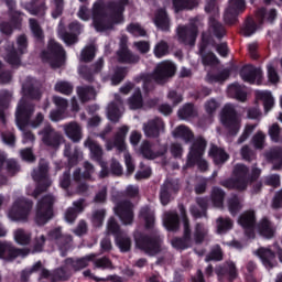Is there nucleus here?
<instances>
[{"label":"nucleus","mask_w":282,"mask_h":282,"mask_svg":"<svg viewBox=\"0 0 282 282\" xmlns=\"http://www.w3.org/2000/svg\"><path fill=\"white\" fill-rule=\"evenodd\" d=\"M23 97L19 101L15 111V122L18 129L23 133V143L28 144L34 142L35 137L26 129V127H32V129H39L43 124V113L39 112L35 118L32 119V113H34V105L26 100L31 98L32 100H39L41 98V88H39V82L32 77H28L22 84Z\"/></svg>","instance_id":"obj_1"},{"label":"nucleus","mask_w":282,"mask_h":282,"mask_svg":"<svg viewBox=\"0 0 282 282\" xmlns=\"http://www.w3.org/2000/svg\"><path fill=\"white\" fill-rule=\"evenodd\" d=\"M129 0L118 2L97 0L93 4L91 19L96 32H109L115 25H120L124 21L122 12Z\"/></svg>","instance_id":"obj_2"},{"label":"nucleus","mask_w":282,"mask_h":282,"mask_svg":"<svg viewBox=\"0 0 282 282\" xmlns=\"http://www.w3.org/2000/svg\"><path fill=\"white\" fill-rule=\"evenodd\" d=\"M235 180H228L223 182V186L226 188H237V191H243L252 182L261 175V170L253 167L251 176L248 174V167L243 164H237L234 170Z\"/></svg>","instance_id":"obj_3"},{"label":"nucleus","mask_w":282,"mask_h":282,"mask_svg":"<svg viewBox=\"0 0 282 282\" xmlns=\"http://www.w3.org/2000/svg\"><path fill=\"white\" fill-rule=\"evenodd\" d=\"M175 64L171 61H163L156 65V68L152 75H142L141 80L143 83V89H149V85L158 83H166L169 78L175 75Z\"/></svg>","instance_id":"obj_4"},{"label":"nucleus","mask_w":282,"mask_h":282,"mask_svg":"<svg viewBox=\"0 0 282 282\" xmlns=\"http://www.w3.org/2000/svg\"><path fill=\"white\" fill-rule=\"evenodd\" d=\"M204 151H206V140L202 137L196 138L189 148L186 166H195L197 164L199 171H207L208 162L203 159Z\"/></svg>","instance_id":"obj_5"},{"label":"nucleus","mask_w":282,"mask_h":282,"mask_svg":"<svg viewBox=\"0 0 282 282\" xmlns=\"http://www.w3.org/2000/svg\"><path fill=\"white\" fill-rule=\"evenodd\" d=\"M48 164L47 161L41 160L39 163V167L33 171L32 177L34 182L37 183L34 192L28 189V195H32V197H39L43 191H47L48 186H52V181L47 176Z\"/></svg>","instance_id":"obj_6"},{"label":"nucleus","mask_w":282,"mask_h":282,"mask_svg":"<svg viewBox=\"0 0 282 282\" xmlns=\"http://www.w3.org/2000/svg\"><path fill=\"white\" fill-rule=\"evenodd\" d=\"M95 258H96L95 254H88L82 259H76V260L72 258L66 259L63 268L56 270L55 272L56 279H61L65 281V279H67V276H69V274H72L73 272H78V270H83V268H87V265H89V262L94 261Z\"/></svg>","instance_id":"obj_7"},{"label":"nucleus","mask_w":282,"mask_h":282,"mask_svg":"<svg viewBox=\"0 0 282 282\" xmlns=\"http://www.w3.org/2000/svg\"><path fill=\"white\" fill-rule=\"evenodd\" d=\"M32 200L21 196L14 199L7 216L11 221H28L30 213H32Z\"/></svg>","instance_id":"obj_8"},{"label":"nucleus","mask_w":282,"mask_h":282,"mask_svg":"<svg viewBox=\"0 0 282 282\" xmlns=\"http://www.w3.org/2000/svg\"><path fill=\"white\" fill-rule=\"evenodd\" d=\"M42 61L54 69L65 65V50L54 40H50L46 51L42 53Z\"/></svg>","instance_id":"obj_9"},{"label":"nucleus","mask_w":282,"mask_h":282,"mask_svg":"<svg viewBox=\"0 0 282 282\" xmlns=\"http://www.w3.org/2000/svg\"><path fill=\"white\" fill-rule=\"evenodd\" d=\"M54 202L56 199L52 195H46L37 202L35 209V223L37 226H45L54 217Z\"/></svg>","instance_id":"obj_10"},{"label":"nucleus","mask_w":282,"mask_h":282,"mask_svg":"<svg viewBox=\"0 0 282 282\" xmlns=\"http://www.w3.org/2000/svg\"><path fill=\"white\" fill-rule=\"evenodd\" d=\"M220 122L228 129L231 135H237L241 129V116L235 110V106L227 104L220 112Z\"/></svg>","instance_id":"obj_11"},{"label":"nucleus","mask_w":282,"mask_h":282,"mask_svg":"<svg viewBox=\"0 0 282 282\" xmlns=\"http://www.w3.org/2000/svg\"><path fill=\"white\" fill-rule=\"evenodd\" d=\"M28 52V37L25 35H20L17 40V48L14 44H9L6 48L4 59L10 65H20L21 55Z\"/></svg>","instance_id":"obj_12"},{"label":"nucleus","mask_w":282,"mask_h":282,"mask_svg":"<svg viewBox=\"0 0 282 282\" xmlns=\"http://www.w3.org/2000/svg\"><path fill=\"white\" fill-rule=\"evenodd\" d=\"M205 12L209 14V32L217 39H221L226 34V29L217 19H219V8L215 4V0H207Z\"/></svg>","instance_id":"obj_13"},{"label":"nucleus","mask_w":282,"mask_h":282,"mask_svg":"<svg viewBox=\"0 0 282 282\" xmlns=\"http://www.w3.org/2000/svg\"><path fill=\"white\" fill-rule=\"evenodd\" d=\"M7 8H9V12L12 17L11 23L8 22H1L0 23V32L1 34H4L6 36H10L12 32H14V29L21 28V13L18 11H14V8H17V2L14 0H6Z\"/></svg>","instance_id":"obj_14"},{"label":"nucleus","mask_w":282,"mask_h":282,"mask_svg":"<svg viewBox=\"0 0 282 282\" xmlns=\"http://www.w3.org/2000/svg\"><path fill=\"white\" fill-rule=\"evenodd\" d=\"M134 241L135 247L139 248V250H143V252H145V254H149L150 257H155V254L160 252L159 239H151L140 232H135Z\"/></svg>","instance_id":"obj_15"},{"label":"nucleus","mask_w":282,"mask_h":282,"mask_svg":"<svg viewBox=\"0 0 282 282\" xmlns=\"http://www.w3.org/2000/svg\"><path fill=\"white\" fill-rule=\"evenodd\" d=\"M180 210L183 219L184 236L183 238H174L172 246L176 248V250H186V248H189L191 243H193L191 239V223H188V218H186V209L184 206H181Z\"/></svg>","instance_id":"obj_16"},{"label":"nucleus","mask_w":282,"mask_h":282,"mask_svg":"<svg viewBox=\"0 0 282 282\" xmlns=\"http://www.w3.org/2000/svg\"><path fill=\"white\" fill-rule=\"evenodd\" d=\"M107 232L109 235H115L116 243L121 252H129V250H131V239L122 236V232H120V225H118L115 218L108 220Z\"/></svg>","instance_id":"obj_17"},{"label":"nucleus","mask_w":282,"mask_h":282,"mask_svg":"<svg viewBox=\"0 0 282 282\" xmlns=\"http://www.w3.org/2000/svg\"><path fill=\"white\" fill-rule=\"evenodd\" d=\"M84 147H86V149H89L90 159L100 164V177H107V175L109 174V170L107 169V163L102 161V148L100 147V144H98L91 138H87V140L84 142Z\"/></svg>","instance_id":"obj_18"},{"label":"nucleus","mask_w":282,"mask_h":282,"mask_svg":"<svg viewBox=\"0 0 282 282\" xmlns=\"http://www.w3.org/2000/svg\"><path fill=\"white\" fill-rule=\"evenodd\" d=\"M39 135L41 137L43 144H46V147H53L54 149L61 147V144L65 142L63 134H61V132H56V130H54L50 124L45 126L39 132Z\"/></svg>","instance_id":"obj_19"},{"label":"nucleus","mask_w":282,"mask_h":282,"mask_svg":"<svg viewBox=\"0 0 282 282\" xmlns=\"http://www.w3.org/2000/svg\"><path fill=\"white\" fill-rule=\"evenodd\" d=\"M115 214L123 226H131L133 224V204L131 202L120 200L115 207Z\"/></svg>","instance_id":"obj_20"},{"label":"nucleus","mask_w":282,"mask_h":282,"mask_svg":"<svg viewBox=\"0 0 282 282\" xmlns=\"http://www.w3.org/2000/svg\"><path fill=\"white\" fill-rule=\"evenodd\" d=\"M246 10V0H229V6L225 10L224 20L227 25H232L237 21V15Z\"/></svg>","instance_id":"obj_21"},{"label":"nucleus","mask_w":282,"mask_h":282,"mask_svg":"<svg viewBox=\"0 0 282 282\" xmlns=\"http://www.w3.org/2000/svg\"><path fill=\"white\" fill-rule=\"evenodd\" d=\"M177 39L184 45H195L197 39V21H194L189 26H178Z\"/></svg>","instance_id":"obj_22"},{"label":"nucleus","mask_w":282,"mask_h":282,"mask_svg":"<svg viewBox=\"0 0 282 282\" xmlns=\"http://www.w3.org/2000/svg\"><path fill=\"white\" fill-rule=\"evenodd\" d=\"M240 76L245 83H250V85H261L263 70H261V68L248 65L241 69Z\"/></svg>","instance_id":"obj_23"},{"label":"nucleus","mask_w":282,"mask_h":282,"mask_svg":"<svg viewBox=\"0 0 282 282\" xmlns=\"http://www.w3.org/2000/svg\"><path fill=\"white\" fill-rule=\"evenodd\" d=\"M124 113V106L122 104V98L120 95L115 94V100L110 102L107 107V117L110 122H118Z\"/></svg>","instance_id":"obj_24"},{"label":"nucleus","mask_w":282,"mask_h":282,"mask_svg":"<svg viewBox=\"0 0 282 282\" xmlns=\"http://www.w3.org/2000/svg\"><path fill=\"white\" fill-rule=\"evenodd\" d=\"M17 257H28V251L14 248L11 242H0V259L14 261Z\"/></svg>","instance_id":"obj_25"},{"label":"nucleus","mask_w":282,"mask_h":282,"mask_svg":"<svg viewBox=\"0 0 282 282\" xmlns=\"http://www.w3.org/2000/svg\"><path fill=\"white\" fill-rule=\"evenodd\" d=\"M80 30H83V26L80 25V23L78 22H73L69 24V31L72 32L69 33H65L63 31V23H59L58 26V36L59 39H62V41H64V43L66 45H74V43H76L78 41L77 36L78 33L80 32Z\"/></svg>","instance_id":"obj_26"},{"label":"nucleus","mask_w":282,"mask_h":282,"mask_svg":"<svg viewBox=\"0 0 282 282\" xmlns=\"http://www.w3.org/2000/svg\"><path fill=\"white\" fill-rule=\"evenodd\" d=\"M164 121L160 118H154L143 123V133L147 138H160L164 133Z\"/></svg>","instance_id":"obj_27"},{"label":"nucleus","mask_w":282,"mask_h":282,"mask_svg":"<svg viewBox=\"0 0 282 282\" xmlns=\"http://www.w3.org/2000/svg\"><path fill=\"white\" fill-rule=\"evenodd\" d=\"M254 212H245L238 218V224L245 229L249 239H254Z\"/></svg>","instance_id":"obj_28"},{"label":"nucleus","mask_w":282,"mask_h":282,"mask_svg":"<svg viewBox=\"0 0 282 282\" xmlns=\"http://www.w3.org/2000/svg\"><path fill=\"white\" fill-rule=\"evenodd\" d=\"M127 133H129V127L122 126L121 128H119L117 133L115 134V141L106 142L107 151H111V149H113L115 147L116 149H118V151H124L127 149V144L124 143Z\"/></svg>","instance_id":"obj_29"},{"label":"nucleus","mask_w":282,"mask_h":282,"mask_svg":"<svg viewBox=\"0 0 282 282\" xmlns=\"http://www.w3.org/2000/svg\"><path fill=\"white\" fill-rule=\"evenodd\" d=\"M129 39L127 36H121L120 48L117 52L118 61L120 63H138L140 57L138 55L131 54V51L127 48V42Z\"/></svg>","instance_id":"obj_30"},{"label":"nucleus","mask_w":282,"mask_h":282,"mask_svg":"<svg viewBox=\"0 0 282 282\" xmlns=\"http://www.w3.org/2000/svg\"><path fill=\"white\" fill-rule=\"evenodd\" d=\"M53 102L56 110L51 111L50 119L53 122H59V120H65V110L67 109V101L65 98L59 96L53 97Z\"/></svg>","instance_id":"obj_31"},{"label":"nucleus","mask_w":282,"mask_h":282,"mask_svg":"<svg viewBox=\"0 0 282 282\" xmlns=\"http://www.w3.org/2000/svg\"><path fill=\"white\" fill-rule=\"evenodd\" d=\"M254 254L259 257L262 265H264L267 270H272V268L276 265V257L272 250L268 248H259L257 251H254Z\"/></svg>","instance_id":"obj_32"},{"label":"nucleus","mask_w":282,"mask_h":282,"mask_svg":"<svg viewBox=\"0 0 282 282\" xmlns=\"http://www.w3.org/2000/svg\"><path fill=\"white\" fill-rule=\"evenodd\" d=\"M105 61L99 58L90 68L87 66H80L78 73L85 80H94V76L102 70Z\"/></svg>","instance_id":"obj_33"},{"label":"nucleus","mask_w":282,"mask_h":282,"mask_svg":"<svg viewBox=\"0 0 282 282\" xmlns=\"http://www.w3.org/2000/svg\"><path fill=\"white\" fill-rule=\"evenodd\" d=\"M65 135L72 140V142H80L83 140V127L78 122L72 121L63 126Z\"/></svg>","instance_id":"obj_34"},{"label":"nucleus","mask_w":282,"mask_h":282,"mask_svg":"<svg viewBox=\"0 0 282 282\" xmlns=\"http://www.w3.org/2000/svg\"><path fill=\"white\" fill-rule=\"evenodd\" d=\"M177 185H175V182L166 181L162 187H161V194H160V199L161 204L163 206H166L169 202H171V197L177 193Z\"/></svg>","instance_id":"obj_35"},{"label":"nucleus","mask_w":282,"mask_h":282,"mask_svg":"<svg viewBox=\"0 0 282 282\" xmlns=\"http://www.w3.org/2000/svg\"><path fill=\"white\" fill-rule=\"evenodd\" d=\"M83 210H85V199L74 202L73 207L68 208L65 213V221H67V224H74L76 217H78V214L83 213Z\"/></svg>","instance_id":"obj_36"},{"label":"nucleus","mask_w":282,"mask_h":282,"mask_svg":"<svg viewBox=\"0 0 282 282\" xmlns=\"http://www.w3.org/2000/svg\"><path fill=\"white\" fill-rule=\"evenodd\" d=\"M139 151L145 160H155V158H160V155L166 153V148H164L162 152H155L153 151V144H151V142L143 141Z\"/></svg>","instance_id":"obj_37"},{"label":"nucleus","mask_w":282,"mask_h":282,"mask_svg":"<svg viewBox=\"0 0 282 282\" xmlns=\"http://www.w3.org/2000/svg\"><path fill=\"white\" fill-rule=\"evenodd\" d=\"M256 98L257 100L263 101V107L265 113L274 107V97L272 96V93L269 90H257L256 91Z\"/></svg>","instance_id":"obj_38"},{"label":"nucleus","mask_w":282,"mask_h":282,"mask_svg":"<svg viewBox=\"0 0 282 282\" xmlns=\"http://www.w3.org/2000/svg\"><path fill=\"white\" fill-rule=\"evenodd\" d=\"M163 226L166 230H177L180 228V217L175 212H166L163 215Z\"/></svg>","instance_id":"obj_39"},{"label":"nucleus","mask_w":282,"mask_h":282,"mask_svg":"<svg viewBox=\"0 0 282 282\" xmlns=\"http://www.w3.org/2000/svg\"><path fill=\"white\" fill-rule=\"evenodd\" d=\"M64 155L68 160V164L70 166H74V164H78L80 160H83V152L78 148H74V151L72 152V145L66 144L64 149Z\"/></svg>","instance_id":"obj_40"},{"label":"nucleus","mask_w":282,"mask_h":282,"mask_svg":"<svg viewBox=\"0 0 282 282\" xmlns=\"http://www.w3.org/2000/svg\"><path fill=\"white\" fill-rule=\"evenodd\" d=\"M216 273L218 274L219 281H221V276H228L229 281L237 279V269L232 262L227 263L226 267H218Z\"/></svg>","instance_id":"obj_41"},{"label":"nucleus","mask_w":282,"mask_h":282,"mask_svg":"<svg viewBox=\"0 0 282 282\" xmlns=\"http://www.w3.org/2000/svg\"><path fill=\"white\" fill-rule=\"evenodd\" d=\"M13 239L19 246H30L32 243V234L20 228L13 232Z\"/></svg>","instance_id":"obj_42"},{"label":"nucleus","mask_w":282,"mask_h":282,"mask_svg":"<svg viewBox=\"0 0 282 282\" xmlns=\"http://www.w3.org/2000/svg\"><path fill=\"white\" fill-rule=\"evenodd\" d=\"M209 156L213 158L215 164H224L230 158L224 149L218 148L217 145H212L209 149Z\"/></svg>","instance_id":"obj_43"},{"label":"nucleus","mask_w":282,"mask_h":282,"mask_svg":"<svg viewBox=\"0 0 282 282\" xmlns=\"http://www.w3.org/2000/svg\"><path fill=\"white\" fill-rule=\"evenodd\" d=\"M227 91H228V95L231 96V98H236V100H240V102H245L246 98H248V95L246 94V89L237 83L231 84L228 87Z\"/></svg>","instance_id":"obj_44"},{"label":"nucleus","mask_w":282,"mask_h":282,"mask_svg":"<svg viewBox=\"0 0 282 282\" xmlns=\"http://www.w3.org/2000/svg\"><path fill=\"white\" fill-rule=\"evenodd\" d=\"M7 167V171L11 175H14L15 171H19V165L13 159L7 160L6 152H0V171H3Z\"/></svg>","instance_id":"obj_45"},{"label":"nucleus","mask_w":282,"mask_h":282,"mask_svg":"<svg viewBox=\"0 0 282 282\" xmlns=\"http://www.w3.org/2000/svg\"><path fill=\"white\" fill-rule=\"evenodd\" d=\"M257 20L259 23H263V21H267V23H272L276 19V10L275 9H259L256 13Z\"/></svg>","instance_id":"obj_46"},{"label":"nucleus","mask_w":282,"mask_h":282,"mask_svg":"<svg viewBox=\"0 0 282 282\" xmlns=\"http://www.w3.org/2000/svg\"><path fill=\"white\" fill-rule=\"evenodd\" d=\"M139 217L145 223V228H153V226H155V214L153 210H151V208L143 207L140 210Z\"/></svg>","instance_id":"obj_47"},{"label":"nucleus","mask_w":282,"mask_h":282,"mask_svg":"<svg viewBox=\"0 0 282 282\" xmlns=\"http://www.w3.org/2000/svg\"><path fill=\"white\" fill-rule=\"evenodd\" d=\"M84 169H85V171L83 172V174L80 173V169H77L74 172L73 178L75 180V182H80V177H83L84 180L91 178V174H94V165H91V163H89V162H85Z\"/></svg>","instance_id":"obj_48"},{"label":"nucleus","mask_w":282,"mask_h":282,"mask_svg":"<svg viewBox=\"0 0 282 282\" xmlns=\"http://www.w3.org/2000/svg\"><path fill=\"white\" fill-rule=\"evenodd\" d=\"M258 230L260 235L267 239H272V237H274V228L272 227V224L269 223V220L265 218H263L258 225Z\"/></svg>","instance_id":"obj_49"},{"label":"nucleus","mask_w":282,"mask_h":282,"mask_svg":"<svg viewBox=\"0 0 282 282\" xmlns=\"http://www.w3.org/2000/svg\"><path fill=\"white\" fill-rule=\"evenodd\" d=\"M12 99V94L8 91H2L0 94V121L6 123V109H8V105H10V100Z\"/></svg>","instance_id":"obj_50"},{"label":"nucleus","mask_w":282,"mask_h":282,"mask_svg":"<svg viewBox=\"0 0 282 282\" xmlns=\"http://www.w3.org/2000/svg\"><path fill=\"white\" fill-rule=\"evenodd\" d=\"M154 23L156 28H160V30H163L164 32L169 30V17L166 15V11H164V9H161L156 12Z\"/></svg>","instance_id":"obj_51"},{"label":"nucleus","mask_w":282,"mask_h":282,"mask_svg":"<svg viewBox=\"0 0 282 282\" xmlns=\"http://www.w3.org/2000/svg\"><path fill=\"white\" fill-rule=\"evenodd\" d=\"M130 109H142L143 100L140 87L134 88L132 96L128 99Z\"/></svg>","instance_id":"obj_52"},{"label":"nucleus","mask_w":282,"mask_h":282,"mask_svg":"<svg viewBox=\"0 0 282 282\" xmlns=\"http://www.w3.org/2000/svg\"><path fill=\"white\" fill-rule=\"evenodd\" d=\"M77 95L82 102H87L96 98V90L89 86H83L77 88Z\"/></svg>","instance_id":"obj_53"},{"label":"nucleus","mask_w":282,"mask_h":282,"mask_svg":"<svg viewBox=\"0 0 282 282\" xmlns=\"http://www.w3.org/2000/svg\"><path fill=\"white\" fill-rule=\"evenodd\" d=\"M173 138H180L184 142L193 140V132L186 126H178L173 132Z\"/></svg>","instance_id":"obj_54"},{"label":"nucleus","mask_w":282,"mask_h":282,"mask_svg":"<svg viewBox=\"0 0 282 282\" xmlns=\"http://www.w3.org/2000/svg\"><path fill=\"white\" fill-rule=\"evenodd\" d=\"M173 1V8L175 12H180V10H193V8H196L197 0H172Z\"/></svg>","instance_id":"obj_55"},{"label":"nucleus","mask_w":282,"mask_h":282,"mask_svg":"<svg viewBox=\"0 0 282 282\" xmlns=\"http://www.w3.org/2000/svg\"><path fill=\"white\" fill-rule=\"evenodd\" d=\"M197 205L199 208L191 207V214L193 215V217L196 218L204 217V215H206V207L208 206V200H206V198H198Z\"/></svg>","instance_id":"obj_56"},{"label":"nucleus","mask_w":282,"mask_h":282,"mask_svg":"<svg viewBox=\"0 0 282 282\" xmlns=\"http://www.w3.org/2000/svg\"><path fill=\"white\" fill-rule=\"evenodd\" d=\"M217 224V234L218 235H226L228 230L232 229V220L230 218H218L216 220Z\"/></svg>","instance_id":"obj_57"},{"label":"nucleus","mask_w":282,"mask_h":282,"mask_svg":"<svg viewBox=\"0 0 282 282\" xmlns=\"http://www.w3.org/2000/svg\"><path fill=\"white\" fill-rule=\"evenodd\" d=\"M48 239H51V241H56V243H63V241L69 243L72 241V236H63L61 235V228H55L50 231Z\"/></svg>","instance_id":"obj_58"},{"label":"nucleus","mask_w":282,"mask_h":282,"mask_svg":"<svg viewBox=\"0 0 282 282\" xmlns=\"http://www.w3.org/2000/svg\"><path fill=\"white\" fill-rule=\"evenodd\" d=\"M224 191L215 187L212 192V202L216 208H224Z\"/></svg>","instance_id":"obj_59"},{"label":"nucleus","mask_w":282,"mask_h":282,"mask_svg":"<svg viewBox=\"0 0 282 282\" xmlns=\"http://www.w3.org/2000/svg\"><path fill=\"white\" fill-rule=\"evenodd\" d=\"M194 116H195V107H193L192 104H186L178 110V118H181V120H188Z\"/></svg>","instance_id":"obj_60"},{"label":"nucleus","mask_w":282,"mask_h":282,"mask_svg":"<svg viewBox=\"0 0 282 282\" xmlns=\"http://www.w3.org/2000/svg\"><path fill=\"white\" fill-rule=\"evenodd\" d=\"M206 235H208V228L205 225L196 224L194 230V240L196 243H202Z\"/></svg>","instance_id":"obj_61"},{"label":"nucleus","mask_w":282,"mask_h":282,"mask_svg":"<svg viewBox=\"0 0 282 282\" xmlns=\"http://www.w3.org/2000/svg\"><path fill=\"white\" fill-rule=\"evenodd\" d=\"M127 32L129 34H132V36L139 37V36H147V30L140 25V23H130L127 26Z\"/></svg>","instance_id":"obj_62"},{"label":"nucleus","mask_w":282,"mask_h":282,"mask_svg":"<svg viewBox=\"0 0 282 282\" xmlns=\"http://www.w3.org/2000/svg\"><path fill=\"white\" fill-rule=\"evenodd\" d=\"M96 56V46L90 45L86 46L80 54L79 59L84 63H89V61H94V57Z\"/></svg>","instance_id":"obj_63"},{"label":"nucleus","mask_w":282,"mask_h":282,"mask_svg":"<svg viewBox=\"0 0 282 282\" xmlns=\"http://www.w3.org/2000/svg\"><path fill=\"white\" fill-rule=\"evenodd\" d=\"M45 246V235L36 234L33 239V252H43V247Z\"/></svg>","instance_id":"obj_64"}]
</instances>
